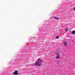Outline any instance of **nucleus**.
<instances>
[{
	"label": "nucleus",
	"mask_w": 75,
	"mask_h": 75,
	"mask_svg": "<svg viewBox=\"0 0 75 75\" xmlns=\"http://www.w3.org/2000/svg\"><path fill=\"white\" fill-rule=\"evenodd\" d=\"M71 33L73 34H75V30H73L71 32Z\"/></svg>",
	"instance_id": "obj_3"
},
{
	"label": "nucleus",
	"mask_w": 75,
	"mask_h": 75,
	"mask_svg": "<svg viewBox=\"0 0 75 75\" xmlns=\"http://www.w3.org/2000/svg\"><path fill=\"white\" fill-rule=\"evenodd\" d=\"M57 56H59H59H60V54H59V53H57Z\"/></svg>",
	"instance_id": "obj_6"
},
{
	"label": "nucleus",
	"mask_w": 75,
	"mask_h": 75,
	"mask_svg": "<svg viewBox=\"0 0 75 75\" xmlns=\"http://www.w3.org/2000/svg\"><path fill=\"white\" fill-rule=\"evenodd\" d=\"M59 62V61H57V63H58V62Z\"/></svg>",
	"instance_id": "obj_10"
},
{
	"label": "nucleus",
	"mask_w": 75,
	"mask_h": 75,
	"mask_svg": "<svg viewBox=\"0 0 75 75\" xmlns=\"http://www.w3.org/2000/svg\"><path fill=\"white\" fill-rule=\"evenodd\" d=\"M18 71L17 70H16L14 72H13V75H18Z\"/></svg>",
	"instance_id": "obj_2"
},
{
	"label": "nucleus",
	"mask_w": 75,
	"mask_h": 75,
	"mask_svg": "<svg viewBox=\"0 0 75 75\" xmlns=\"http://www.w3.org/2000/svg\"><path fill=\"white\" fill-rule=\"evenodd\" d=\"M59 58H60V57H59V56H57L56 57V58L57 59H59Z\"/></svg>",
	"instance_id": "obj_7"
},
{
	"label": "nucleus",
	"mask_w": 75,
	"mask_h": 75,
	"mask_svg": "<svg viewBox=\"0 0 75 75\" xmlns=\"http://www.w3.org/2000/svg\"><path fill=\"white\" fill-rule=\"evenodd\" d=\"M74 10L75 11V7H74Z\"/></svg>",
	"instance_id": "obj_11"
},
{
	"label": "nucleus",
	"mask_w": 75,
	"mask_h": 75,
	"mask_svg": "<svg viewBox=\"0 0 75 75\" xmlns=\"http://www.w3.org/2000/svg\"><path fill=\"white\" fill-rule=\"evenodd\" d=\"M42 60L41 58H39L38 59L37 61L34 64V66H38V67H40L42 64Z\"/></svg>",
	"instance_id": "obj_1"
},
{
	"label": "nucleus",
	"mask_w": 75,
	"mask_h": 75,
	"mask_svg": "<svg viewBox=\"0 0 75 75\" xmlns=\"http://www.w3.org/2000/svg\"><path fill=\"white\" fill-rule=\"evenodd\" d=\"M64 44L65 46H67V43L66 42H64Z\"/></svg>",
	"instance_id": "obj_5"
},
{
	"label": "nucleus",
	"mask_w": 75,
	"mask_h": 75,
	"mask_svg": "<svg viewBox=\"0 0 75 75\" xmlns=\"http://www.w3.org/2000/svg\"><path fill=\"white\" fill-rule=\"evenodd\" d=\"M58 38H59V37H58V36H57L56 37V39H58Z\"/></svg>",
	"instance_id": "obj_8"
},
{
	"label": "nucleus",
	"mask_w": 75,
	"mask_h": 75,
	"mask_svg": "<svg viewBox=\"0 0 75 75\" xmlns=\"http://www.w3.org/2000/svg\"><path fill=\"white\" fill-rule=\"evenodd\" d=\"M54 19H56V20H59V18L57 17H54Z\"/></svg>",
	"instance_id": "obj_4"
},
{
	"label": "nucleus",
	"mask_w": 75,
	"mask_h": 75,
	"mask_svg": "<svg viewBox=\"0 0 75 75\" xmlns=\"http://www.w3.org/2000/svg\"><path fill=\"white\" fill-rule=\"evenodd\" d=\"M65 31H68V28H66Z\"/></svg>",
	"instance_id": "obj_9"
}]
</instances>
